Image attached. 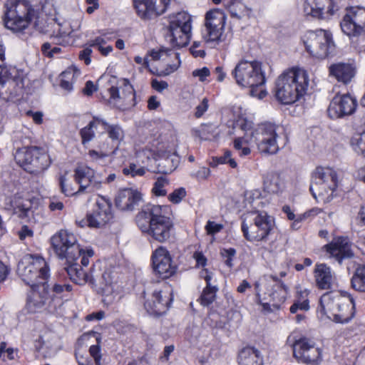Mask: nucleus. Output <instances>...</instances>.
<instances>
[{"label":"nucleus","instance_id":"29","mask_svg":"<svg viewBox=\"0 0 365 365\" xmlns=\"http://www.w3.org/2000/svg\"><path fill=\"white\" fill-rule=\"evenodd\" d=\"M150 56L155 61L161 60L164 63L165 68L161 71L163 76H168L178 70L180 65L179 53L173 50L160 48L153 50Z\"/></svg>","mask_w":365,"mask_h":365},{"label":"nucleus","instance_id":"37","mask_svg":"<svg viewBox=\"0 0 365 365\" xmlns=\"http://www.w3.org/2000/svg\"><path fill=\"white\" fill-rule=\"evenodd\" d=\"M71 263L65 268L68 275L74 283L83 285L88 281V275L83 270L81 266L76 263Z\"/></svg>","mask_w":365,"mask_h":365},{"label":"nucleus","instance_id":"60","mask_svg":"<svg viewBox=\"0 0 365 365\" xmlns=\"http://www.w3.org/2000/svg\"><path fill=\"white\" fill-rule=\"evenodd\" d=\"M210 75V71L208 68L203 67L202 68L195 69L192 71V76L198 78L199 81L203 82Z\"/></svg>","mask_w":365,"mask_h":365},{"label":"nucleus","instance_id":"56","mask_svg":"<svg viewBox=\"0 0 365 365\" xmlns=\"http://www.w3.org/2000/svg\"><path fill=\"white\" fill-rule=\"evenodd\" d=\"M307 311L309 309V304L307 298L297 300L290 307V312L293 314L297 310Z\"/></svg>","mask_w":365,"mask_h":365},{"label":"nucleus","instance_id":"6","mask_svg":"<svg viewBox=\"0 0 365 365\" xmlns=\"http://www.w3.org/2000/svg\"><path fill=\"white\" fill-rule=\"evenodd\" d=\"M255 290L257 302L267 312L279 309L288 294L287 286L272 276L261 277L255 282Z\"/></svg>","mask_w":365,"mask_h":365},{"label":"nucleus","instance_id":"10","mask_svg":"<svg viewBox=\"0 0 365 365\" xmlns=\"http://www.w3.org/2000/svg\"><path fill=\"white\" fill-rule=\"evenodd\" d=\"M51 243L55 254L59 259L73 262L81 255L82 247L78 243L74 234L61 230L51 238Z\"/></svg>","mask_w":365,"mask_h":365},{"label":"nucleus","instance_id":"17","mask_svg":"<svg viewBox=\"0 0 365 365\" xmlns=\"http://www.w3.org/2000/svg\"><path fill=\"white\" fill-rule=\"evenodd\" d=\"M111 207L112 203L108 198L98 195L92 212L87 215L88 226L98 228L109 222L113 217Z\"/></svg>","mask_w":365,"mask_h":365},{"label":"nucleus","instance_id":"21","mask_svg":"<svg viewBox=\"0 0 365 365\" xmlns=\"http://www.w3.org/2000/svg\"><path fill=\"white\" fill-rule=\"evenodd\" d=\"M356 98L349 93L336 95L329 103L328 115L332 119L351 115L356 109Z\"/></svg>","mask_w":365,"mask_h":365},{"label":"nucleus","instance_id":"41","mask_svg":"<svg viewBox=\"0 0 365 365\" xmlns=\"http://www.w3.org/2000/svg\"><path fill=\"white\" fill-rule=\"evenodd\" d=\"M9 208L19 213L21 217H28L31 212V202L27 200L14 197L13 200H9Z\"/></svg>","mask_w":365,"mask_h":365},{"label":"nucleus","instance_id":"25","mask_svg":"<svg viewBox=\"0 0 365 365\" xmlns=\"http://www.w3.org/2000/svg\"><path fill=\"white\" fill-rule=\"evenodd\" d=\"M346 294L337 292H328L322 295L317 307V316L321 320L332 321L334 312Z\"/></svg>","mask_w":365,"mask_h":365},{"label":"nucleus","instance_id":"12","mask_svg":"<svg viewBox=\"0 0 365 365\" xmlns=\"http://www.w3.org/2000/svg\"><path fill=\"white\" fill-rule=\"evenodd\" d=\"M278 127L272 123L258 125L252 131L254 143L259 152L264 155H274L279 150Z\"/></svg>","mask_w":365,"mask_h":365},{"label":"nucleus","instance_id":"22","mask_svg":"<svg viewBox=\"0 0 365 365\" xmlns=\"http://www.w3.org/2000/svg\"><path fill=\"white\" fill-rule=\"evenodd\" d=\"M109 93L112 102L121 109H126L135 104V91L128 79L120 81L117 87L111 86Z\"/></svg>","mask_w":365,"mask_h":365},{"label":"nucleus","instance_id":"49","mask_svg":"<svg viewBox=\"0 0 365 365\" xmlns=\"http://www.w3.org/2000/svg\"><path fill=\"white\" fill-rule=\"evenodd\" d=\"M178 165V160L177 157L173 158H166L161 160L159 164V166L161 167L159 170V172L170 174L173 170L176 169Z\"/></svg>","mask_w":365,"mask_h":365},{"label":"nucleus","instance_id":"26","mask_svg":"<svg viewBox=\"0 0 365 365\" xmlns=\"http://www.w3.org/2000/svg\"><path fill=\"white\" fill-rule=\"evenodd\" d=\"M170 0H133L134 7L139 17L152 19L165 13Z\"/></svg>","mask_w":365,"mask_h":365},{"label":"nucleus","instance_id":"13","mask_svg":"<svg viewBox=\"0 0 365 365\" xmlns=\"http://www.w3.org/2000/svg\"><path fill=\"white\" fill-rule=\"evenodd\" d=\"M307 51L314 57L324 58L334 48L331 34L327 30L310 31L304 36Z\"/></svg>","mask_w":365,"mask_h":365},{"label":"nucleus","instance_id":"18","mask_svg":"<svg viewBox=\"0 0 365 365\" xmlns=\"http://www.w3.org/2000/svg\"><path fill=\"white\" fill-rule=\"evenodd\" d=\"M293 354L295 358L311 365H319L322 361V350L307 338H300L294 341Z\"/></svg>","mask_w":365,"mask_h":365},{"label":"nucleus","instance_id":"44","mask_svg":"<svg viewBox=\"0 0 365 365\" xmlns=\"http://www.w3.org/2000/svg\"><path fill=\"white\" fill-rule=\"evenodd\" d=\"M218 287L216 284L206 285L199 298V302L203 306L212 304L216 298Z\"/></svg>","mask_w":365,"mask_h":365},{"label":"nucleus","instance_id":"5","mask_svg":"<svg viewBox=\"0 0 365 365\" xmlns=\"http://www.w3.org/2000/svg\"><path fill=\"white\" fill-rule=\"evenodd\" d=\"M4 25L7 29L18 34H23L34 21V26H38L39 12L35 10L26 0H7Z\"/></svg>","mask_w":365,"mask_h":365},{"label":"nucleus","instance_id":"45","mask_svg":"<svg viewBox=\"0 0 365 365\" xmlns=\"http://www.w3.org/2000/svg\"><path fill=\"white\" fill-rule=\"evenodd\" d=\"M101 128L103 132H107L108 137L113 140L120 141L124 137V133L121 127L118 125L109 124L104 119L102 118Z\"/></svg>","mask_w":365,"mask_h":365},{"label":"nucleus","instance_id":"23","mask_svg":"<svg viewBox=\"0 0 365 365\" xmlns=\"http://www.w3.org/2000/svg\"><path fill=\"white\" fill-rule=\"evenodd\" d=\"M339 9L333 0H305L304 3V15L317 19H328Z\"/></svg>","mask_w":365,"mask_h":365},{"label":"nucleus","instance_id":"30","mask_svg":"<svg viewBox=\"0 0 365 365\" xmlns=\"http://www.w3.org/2000/svg\"><path fill=\"white\" fill-rule=\"evenodd\" d=\"M142 199L141 193L135 190L127 188L120 190L115 197L116 207L123 211L133 210Z\"/></svg>","mask_w":365,"mask_h":365},{"label":"nucleus","instance_id":"39","mask_svg":"<svg viewBox=\"0 0 365 365\" xmlns=\"http://www.w3.org/2000/svg\"><path fill=\"white\" fill-rule=\"evenodd\" d=\"M223 4L232 17L242 19L248 13L246 6L241 0H223Z\"/></svg>","mask_w":365,"mask_h":365},{"label":"nucleus","instance_id":"61","mask_svg":"<svg viewBox=\"0 0 365 365\" xmlns=\"http://www.w3.org/2000/svg\"><path fill=\"white\" fill-rule=\"evenodd\" d=\"M94 251L91 248H87L86 250H83L82 248V251L81 255V264L83 266L86 267L89 264V259L93 257Z\"/></svg>","mask_w":365,"mask_h":365},{"label":"nucleus","instance_id":"19","mask_svg":"<svg viewBox=\"0 0 365 365\" xmlns=\"http://www.w3.org/2000/svg\"><path fill=\"white\" fill-rule=\"evenodd\" d=\"M340 25L342 31L347 36L365 33V8L351 7L347 9Z\"/></svg>","mask_w":365,"mask_h":365},{"label":"nucleus","instance_id":"24","mask_svg":"<svg viewBox=\"0 0 365 365\" xmlns=\"http://www.w3.org/2000/svg\"><path fill=\"white\" fill-rule=\"evenodd\" d=\"M118 279V273L111 269L105 270L102 274L99 289L106 305L113 304L120 291Z\"/></svg>","mask_w":365,"mask_h":365},{"label":"nucleus","instance_id":"62","mask_svg":"<svg viewBox=\"0 0 365 365\" xmlns=\"http://www.w3.org/2000/svg\"><path fill=\"white\" fill-rule=\"evenodd\" d=\"M88 155L93 161L97 163H101L108 155L107 153L98 152L94 150H89Z\"/></svg>","mask_w":365,"mask_h":365},{"label":"nucleus","instance_id":"33","mask_svg":"<svg viewBox=\"0 0 365 365\" xmlns=\"http://www.w3.org/2000/svg\"><path fill=\"white\" fill-rule=\"evenodd\" d=\"M355 315V303L349 295H346L334 312L332 322L337 324H347Z\"/></svg>","mask_w":365,"mask_h":365},{"label":"nucleus","instance_id":"47","mask_svg":"<svg viewBox=\"0 0 365 365\" xmlns=\"http://www.w3.org/2000/svg\"><path fill=\"white\" fill-rule=\"evenodd\" d=\"M220 164H228L232 168H235L237 166V163L235 160L232 158V153L230 150H225L222 156L212 158L210 162L212 167H215Z\"/></svg>","mask_w":365,"mask_h":365},{"label":"nucleus","instance_id":"9","mask_svg":"<svg viewBox=\"0 0 365 365\" xmlns=\"http://www.w3.org/2000/svg\"><path fill=\"white\" fill-rule=\"evenodd\" d=\"M337 185L336 171L330 168L318 167L312 174L309 190L317 202L327 203L333 199Z\"/></svg>","mask_w":365,"mask_h":365},{"label":"nucleus","instance_id":"27","mask_svg":"<svg viewBox=\"0 0 365 365\" xmlns=\"http://www.w3.org/2000/svg\"><path fill=\"white\" fill-rule=\"evenodd\" d=\"M153 264L155 272L163 279L173 276L176 270L168 251L163 247H159L153 252Z\"/></svg>","mask_w":365,"mask_h":365},{"label":"nucleus","instance_id":"59","mask_svg":"<svg viewBox=\"0 0 365 365\" xmlns=\"http://www.w3.org/2000/svg\"><path fill=\"white\" fill-rule=\"evenodd\" d=\"M201 41H194L190 48L191 53L195 58H203L205 56V50L203 48H200L201 47Z\"/></svg>","mask_w":365,"mask_h":365},{"label":"nucleus","instance_id":"2","mask_svg":"<svg viewBox=\"0 0 365 365\" xmlns=\"http://www.w3.org/2000/svg\"><path fill=\"white\" fill-rule=\"evenodd\" d=\"M31 132L27 129L16 130L14 134V142L22 147H17L14 154L16 163L26 172L38 175L47 170L51 164L50 155L46 150L37 146H29Z\"/></svg>","mask_w":365,"mask_h":365},{"label":"nucleus","instance_id":"42","mask_svg":"<svg viewBox=\"0 0 365 365\" xmlns=\"http://www.w3.org/2000/svg\"><path fill=\"white\" fill-rule=\"evenodd\" d=\"M102 118L99 117H93V120L88 125L81 130V135L82 138V143L84 144L91 141L95 136V130L98 127H101Z\"/></svg>","mask_w":365,"mask_h":365},{"label":"nucleus","instance_id":"54","mask_svg":"<svg viewBox=\"0 0 365 365\" xmlns=\"http://www.w3.org/2000/svg\"><path fill=\"white\" fill-rule=\"evenodd\" d=\"M185 196V189L184 187H178L168 195V200L173 204H178Z\"/></svg>","mask_w":365,"mask_h":365},{"label":"nucleus","instance_id":"15","mask_svg":"<svg viewBox=\"0 0 365 365\" xmlns=\"http://www.w3.org/2000/svg\"><path fill=\"white\" fill-rule=\"evenodd\" d=\"M173 301L171 289L168 284L156 287L144 303L150 314L161 315L166 312Z\"/></svg>","mask_w":365,"mask_h":365},{"label":"nucleus","instance_id":"16","mask_svg":"<svg viewBox=\"0 0 365 365\" xmlns=\"http://www.w3.org/2000/svg\"><path fill=\"white\" fill-rule=\"evenodd\" d=\"M74 178L79 185V190L88 192L100 190L104 182L101 173L84 165H78L74 170Z\"/></svg>","mask_w":365,"mask_h":365},{"label":"nucleus","instance_id":"64","mask_svg":"<svg viewBox=\"0 0 365 365\" xmlns=\"http://www.w3.org/2000/svg\"><path fill=\"white\" fill-rule=\"evenodd\" d=\"M92 53L91 47L89 46L83 49L79 53V58L83 61L86 65H89L91 62V56Z\"/></svg>","mask_w":365,"mask_h":365},{"label":"nucleus","instance_id":"55","mask_svg":"<svg viewBox=\"0 0 365 365\" xmlns=\"http://www.w3.org/2000/svg\"><path fill=\"white\" fill-rule=\"evenodd\" d=\"M237 124L240 129L245 132L244 135H250V133L255 130L253 122L246 118H240Z\"/></svg>","mask_w":365,"mask_h":365},{"label":"nucleus","instance_id":"48","mask_svg":"<svg viewBox=\"0 0 365 365\" xmlns=\"http://www.w3.org/2000/svg\"><path fill=\"white\" fill-rule=\"evenodd\" d=\"M351 145L356 153L365 156V131L355 134L351 139Z\"/></svg>","mask_w":365,"mask_h":365},{"label":"nucleus","instance_id":"28","mask_svg":"<svg viewBox=\"0 0 365 365\" xmlns=\"http://www.w3.org/2000/svg\"><path fill=\"white\" fill-rule=\"evenodd\" d=\"M324 249L339 263L345 259L351 258L354 256L351 247V243L346 237L334 238L329 244L324 246Z\"/></svg>","mask_w":365,"mask_h":365},{"label":"nucleus","instance_id":"36","mask_svg":"<svg viewBox=\"0 0 365 365\" xmlns=\"http://www.w3.org/2000/svg\"><path fill=\"white\" fill-rule=\"evenodd\" d=\"M81 72L76 66H70L60 75L61 87L68 91L71 92L73 91V84L76 81L77 78L80 76Z\"/></svg>","mask_w":365,"mask_h":365},{"label":"nucleus","instance_id":"38","mask_svg":"<svg viewBox=\"0 0 365 365\" xmlns=\"http://www.w3.org/2000/svg\"><path fill=\"white\" fill-rule=\"evenodd\" d=\"M254 143L252 132L250 135L237 137L233 141L234 148L240 157H245L251 153L250 145Z\"/></svg>","mask_w":365,"mask_h":365},{"label":"nucleus","instance_id":"20","mask_svg":"<svg viewBox=\"0 0 365 365\" xmlns=\"http://www.w3.org/2000/svg\"><path fill=\"white\" fill-rule=\"evenodd\" d=\"M225 15L219 9L208 11L205 16V33L203 38L207 43H218L225 24Z\"/></svg>","mask_w":365,"mask_h":365},{"label":"nucleus","instance_id":"53","mask_svg":"<svg viewBox=\"0 0 365 365\" xmlns=\"http://www.w3.org/2000/svg\"><path fill=\"white\" fill-rule=\"evenodd\" d=\"M97 344L92 345L89 348V354L93 358V361L97 364H101L102 354L101 349V339L97 338Z\"/></svg>","mask_w":365,"mask_h":365},{"label":"nucleus","instance_id":"57","mask_svg":"<svg viewBox=\"0 0 365 365\" xmlns=\"http://www.w3.org/2000/svg\"><path fill=\"white\" fill-rule=\"evenodd\" d=\"M223 225L214 221L208 220L205 227L207 235H214L223 229Z\"/></svg>","mask_w":365,"mask_h":365},{"label":"nucleus","instance_id":"52","mask_svg":"<svg viewBox=\"0 0 365 365\" xmlns=\"http://www.w3.org/2000/svg\"><path fill=\"white\" fill-rule=\"evenodd\" d=\"M147 170L144 167H138L135 164H130L128 168H124L123 172L125 175H130L132 177L143 176Z\"/></svg>","mask_w":365,"mask_h":365},{"label":"nucleus","instance_id":"63","mask_svg":"<svg viewBox=\"0 0 365 365\" xmlns=\"http://www.w3.org/2000/svg\"><path fill=\"white\" fill-rule=\"evenodd\" d=\"M208 108V100L204 98L201 103L196 107V111L195 113V117H201Z\"/></svg>","mask_w":365,"mask_h":365},{"label":"nucleus","instance_id":"3","mask_svg":"<svg viewBox=\"0 0 365 365\" xmlns=\"http://www.w3.org/2000/svg\"><path fill=\"white\" fill-rule=\"evenodd\" d=\"M309 77L307 71L293 67L279 75L275 83V97L284 105L299 101L307 92Z\"/></svg>","mask_w":365,"mask_h":365},{"label":"nucleus","instance_id":"32","mask_svg":"<svg viewBox=\"0 0 365 365\" xmlns=\"http://www.w3.org/2000/svg\"><path fill=\"white\" fill-rule=\"evenodd\" d=\"M314 277L317 287L323 290L331 289L335 280L334 272L324 263L315 264Z\"/></svg>","mask_w":365,"mask_h":365},{"label":"nucleus","instance_id":"31","mask_svg":"<svg viewBox=\"0 0 365 365\" xmlns=\"http://www.w3.org/2000/svg\"><path fill=\"white\" fill-rule=\"evenodd\" d=\"M330 76L344 84L349 83L354 78L356 69L354 64L350 63H336L329 67Z\"/></svg>","mask_w":365,"mask_h":365},{"label":"nucleus","instance_id":"58","mask_svg":"<svg viewBox=\"0 0 365 365\" xmlns=\"http://www.w3.org/2000/svg\"><path fill=\"white\" fill-rule=\"evenodd\" d=\"M236 254V251L233 248H230L227 250H223L221 252V255L224 259L225 264L229 267H232L233 264V258Z\"/></svg>","mask_w":365,"mask_h":365},{"label":"nucleus","instance_id":"14","mask_svg":"<svg viewBox=\"0 0 365 365\" xmlns=\"http://www.w3.org/2000/svg\"><path fill=\"white\" fill-rule=\"evenodd\" d=\"M27 294L25 310L29 314L51 311L54 307L53 295L51 294L48 283L30 287Z\"/></svg>","mask_w":365,"mask_h":365},{"label":"nucleus","instance_id":"35","mask_svg":"<svg viewBox=\"0 0 365 365\" xmlns=\"http://www.w3.org/2000/svg\"><path fill=\"white\" fill-rule=\"evenodd\" d=\"M240 365H263L264 357L262 352L252 346L242 349L238 356Z\"/></svg>","mask_w":365,"mask_h":365},{"label":"nucleus","instance_id":"7","mask_svg":"<svg viewBox=\"0 0 365 365\" xmlns=\"http://www.w3.org/2000/svg\"><path fill=\"white\" fill-rule=\"evenodd\" d=\"M16 273L29 287L48 283L51 276L48 262L38 254L24 255L18 263Z\"/></svg>","mask_w":365,"mask_h":365},{"label":"nucleus","instance_id":"11","mask_svg":"<svg viewBox=\"0 0 365 365\" xmlns=\"http://www.w3.org/2000/svg\"><path fill=\"white\" fill-rule=\"evenodd\" d=\"M170 42L173 47L181 48L187 45L191 37L192 19L185 11L170 17Z\"/></svg>","mask_w":365,"mask_h":365},{"label":"nucleus","instance_id":"40","mask_svg":"<svg viewBox=\"0 0 365 365\" xmlns=\"http://www.w3.org/2000/svg\"><path fill=\"white\" fill-rule=\"evenodd\" d=\"M351 284L354 290L365 292V265L356 267L351 277Z\"/></svg>","mask_w":365,"mask_h":365},{"label":"nucleus","instance_id":"50","mask_svg":"<svg viewBox=\"0 0 365 365\" xmlns=\"http://www.w3.org/2000/svg\"><path fill=\"white\" fill-rule=\"evenodd\" d=\"M58 181L61 192L66 196H71L79 192H82V191H80L79 189L76 190L73 187L67 183V179L65 175H61L59 177Z\"/></svg>","mask_w":365,"mask_h":365},{"label":"nucleus","instance_id":"1","mask_svg":"<svg viewBox=\"0 0 365 365\" xmlns=\"http://www.w3.org/2000/svg\"><path fill=\"white\" fill-rule=\"evenodd\" d=\"M170 211L169 205H145L136 215L137 225L142 232L153 240L159 242H166L173 230Z\"/></svg>","mask_w":365,"mask_h":365},{"label":"nucleus","instance_id":"4","mask_svg":"<svg viewBox=\"0 0 365 365\" xmlns=\"http://www.w3.org/2000/svg\"><path fill=\"white\" fill-rule=\"evenodd\" d=\"M231 74L239 86L250 88L252 96L259 99L266 96L267 92L264 88L266 79L259 61L241 60Z\"/></svg>","mask_w":365,"mask_h":365},{"label":"nucleus","instance_id":"51","mask_svg":"<svg viewBox=\"0 0 365 365\" xmlns=\"http://www.w3.org/2000/svg\"><path fill=\"white\" fill-rule=\"evenodd\" d=\"M168 185V180L160 177L157 179L153 187V192L156 196H164L167 192L165 187Z\"/></svg>","mask_w":365,"mask_h":365},{"label":"nucleus","instance_id":"46","mask_svg":"<svg viewBox=\"0 0 365 365\" xmlns=\"http://www.w3.org/2000/svg\"><path fill=\"white\" fill-rule=\"evenodd\" d=\"M17 348L9 347L6 341L0 343V360L2 361L15 360L19 357Z\"/></svg>","mask_w":365,"mask_h":365},{"label":"nucleus","instance_id":"34","mask_svg":"<svg viewBox=\"0 0 365 365\" xmlns=\"http://www.w3.org/2000/svg\"><path fill=\"white\" fill-rule=\"evenodd\" d=\"M264 188L270 193L279 194L286 188L284 179L276 172H267L263 175Z\"/></svg>","mask_w":365,"mask_h":365},{"label":"nucleus","instance_id":"8","mask_svg":"<svg viewBox=\"0 0 365 365\" xmlns=\"http://www.w3.org/2000/svg\"><path fill=\"white\" fill-rule=\"evenodd\" d=\"M273 218L265 212H251L242 215L241 229L250 242L266 241L274 227Z\"/></svg>","mask_w":365,"mask_h":365},{"label":"nucleus","instance_id":"43","mask_svg":"<svg viewBox=\"0 0 365 365\" xmlns=\"http://www.w3.org/2000/svg\"><path fill=\"white\" fill-rule=\"evenodd\" d=\"M108 39L105 35L97 36L94 39L90 40L87 45L96 48L103 56H107L113 50L112 46L106 45Z\"/></svg>","mask_w":365,"mask_h":365}]
</instances>
